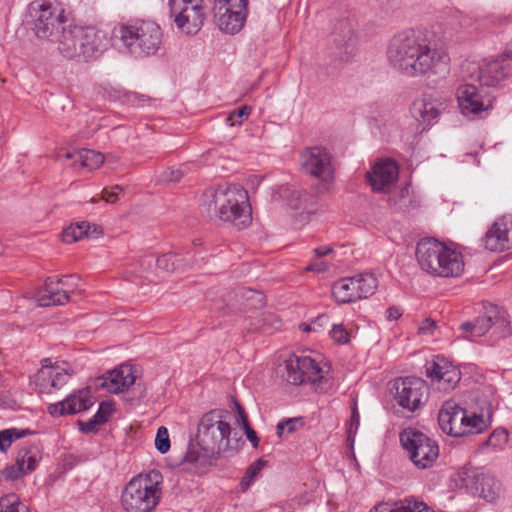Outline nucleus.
Masks as SVG:
<instances>
[{"mask_svg": "<svg viewBox=\"0 0 512 512\" xmlns=\"http://www.w3.org/2000/svg\"><path fill=\"white\" fill-rule=\"evenodd\" d=\"M300 329L304 332H310V331H313L312 330V323H309V324H306V323H302L300 324Z\"/></svg>", "mask_w": 512, "mask_h": 512, "instance_id": "774afa93", "label": "nucleus"}, {"mask_svg": "<svg viewBox=\"0 0 512 512\" xmlns=\"http://www.w3.org/2000/svg\"><path fill=\"white\" fill-rule=\"evenodd\" d=\"M183 177V172L180 169L168 168L161 174V181L163 182H178Z\"/></svg>", "mask_w": 512, "mask_h": 512, "instance_id": "de8ad7c7", "label": "nucleus"}, {"mask_svg": "<svg viewBox=\"0 0 512 512\" xmlns=\"http://www.w3.org/2000/svg\"><path fill=\"white\" fill-rule=\"evenodd\" d=\"M113 189H120V187L117 185ZM102 199L107 203H116L118 200V193H116L114 190L110 191L107 188H105L102 191Z\"/></svg>", "mask_w": 512, "mask_h": 512, "instance_id": "6e6d98bb", "label": "nucleus"}, {"mask_svg": "<svg viewBox=\"0 0 512 512\" xmlns=\"http://www.w3.org/2000/svg\"><path fill=\"white\" fill-rule=\"evenodd\" d=\"M25 459L17 458L16 464L10 467H7L3 471V475L10 480H16L20 478L22 475L26 474L24 471Z\"/></svg>", "mask_w": 512, "mask_h": 512, "instance_id": "37998d69", "label": "nucleus"}, {"mask_svg": "<svg viewBox=\"0 0 512 512\" xmlns=\"http://www.w3.org/2000/svg\"><path fill=\"white\" fill-rule=\"evenodd\" d=\"M156 265L161 270L173 272L175 270L185 269L187 262L178 254L167 253L157 258Z\"/></svg>", "mask_w": 512, "mask_h": 512, "instance_id": "473e14b6", "label": "nucleus"}, {"mask_svg": "<svg viewBox=\"0 0 512 512\" xmlns=\"http://www.w3.org/2000/svg\"><path fill=\"white\" fill-rule=\"evenodd\" d=\"M332 249L330 247H318L314 250L317 257H323L331 253Z\"/></svg>", "mask_w": 512, "mask_h": 512, "instance_id": "69168bd1", "label": "nucleus"}, {"mask_svg": "<svg viewBox=\"0 0 512 512\" xmlns=\"http://www.w3.org/2000/svg\"><path fill=\"white\" fill-rule=\"evenodd\" d=\"M94 404L89 388L80 389L68 395L64 400L48 406L53 417L77 414L88 410Z\"/></svg>", "mask_w": 512, "mask_h": 512, "instance_id": "412c9836", "label": "nucleus"}, {"mask_svg": "<svg viewBox=\"0 0 512 512\" xmlns=\"http://www.w3.org/2000/svg\"><path fill=\"white\" fill-rule=\"evenodd\" d=\"M370 512H398L397 504L394 507H389L388 505H380L375 507Z\"/></svg>", "mask_w": 512, "mask_h": 512, "instance_id": "0e129e2a", "label": "nucleus"}, {"mask_svg": "<svg viewBox=\"0 0 512 512\" xmlns=\"http://www.w3.org/2000/svg\"><path fill=\"white\" fill-rule=\"evenodd\" d=\"M79 60L88 61L100 55L106 48L110 38L107 34H78Z\"/></svg>", "mask_w": 512, "mask_h": 512, "instance_id": "a878e982", "label": "nucleus"}, {"mask_svg": "<svg viewBox=\"0 0 512 512\" xmlns=\"http://www.w3.org/2000/svg\"><path fill=\"white\" fill-rule=\"evenodd\" d=\"M303 172L318 180L316 189L319 193L329 191L335 180V169L331 154L322 147H310L300 155Z\"/></svg>", "mask_w": 512, "mask_h": 512, "instance_id": "1a4fd4ad", "label": "nucleus"}, {"mask_svg": "<svg viewBox=\"0 0 512 512\" xmlns=\"http://www.w3.org/2000/svg\"><path fill=\"white\" fill-rule=\"evenodd\" d=\"M472 493L487 502H494L500 496L501 487L491 473L476 470L469 479L468 484Z\"/></svg>", "mask_w": 512, "mask_h": 512, "instance_id": "b1692460", "label": "nucleus"}, {"mask_svg": "<svg viewBox=\"0 0 512 512\" xmlns=\"http://www.w3.org/2000/svg\"><path fill=\"white\" fill-rule=\"evenodd\" d=\"M359 424H360V415H359V411L357 408V404L354 403L353 408H352V415H351V420H350L349 431L352 432L353 429H355V431H356L359 427Z\"/></svg>", "mask_w": 512, "mask_h": 512, "instance_id": "4d7b16f0", "label": "nucleus"}, {"mask_svg": "<svg viewBox=\"0 0 512 512\" xmlns=\"http://www.w3.org/2000/svg\"><path fill=\"white\" fill-rule=\"evenodd\" d=\"M248 0H238L236 6L214 12V20L221 32H239L246 22Z\"/></svg>", "mask_w": 512, "mask_h": 512, "instance_id": "aec40b11", "label": "nucleus"}, {"mask_svg": "<svg viewBox=\"0 0 512 512\" xmlns=\"http://www.w3.org/2000/svg\"><path fill=\"white\" fill-rule=\"evenodd\" d=\"M105 157L102 153L95 150L81 149L79 154V166L90 171L98 169L104 162Z\"/></svg>", "mask_w": 512, "mask_h": 512, "instance_id": "f704fd0d", "label": "nucleus"}, {"mask_svg": "<svg viewBox=\"0 0 512 512\" xmlns=\"http://www.w3.org/2000/svg\"><path fill=\"white\" fill-rule=\"evenodd\" d=\"M332 339L340 344H346L349 341V334L342 325L334 324L330 331Z\"/></svg>", "mask_w": 512, "mask_h": 512, "instance_id": "a18cd8bd", "label": "nucleus"}, {"mask_svg": "<svg viewBox=\"0 0 512 512\" xmlns=\"http://www.w3.org/2000/svg\"><path fill=\"white\" fill-rule=\"evenodd\" d=\"M332 296L340 304L358 301L359 297L353 276L335 282L332 286Z\"/></svg>", "mask_w": 512, "mask_h": 512, "instance_id": "c85d7f7f", "label": "nucleus"}, {"mask_svg": "<svg viewBox=\"0 0 512 512\" xmlns=\"http://www.w3.org/2000/svg\"><path fill=\"white\" fill-rule=\"evenodd\" d=\"M438 422L443 432L453 437L482 433L487 423L482 415L469 414L455 401H446L439 411Z\"/></svg>", "mask_w": 512, "mask_h": 512, "instance_id": "423d86ee", "label": "nucleus"}, {"mask_svg": "<svg viewBox=\"0 0 512 512\" xmlns=\"http://www.w3.org/2000/svg\"><path fill=\"white\" fill-rule=\"evenodd\" d=\"M79 154L80 150H74V151H65L63 153H58L57 158L58 160H71L72 166L77 168L79 166Z\"/></svg>", "mask_w": 512, "mask_h": 512, "instance_id": "3c124183", "label": "nucleus"}, {"mask_svg": "<svg viewBox=\"0 0 512 512\" xmlns=\"http://www.w3.org/2000/svg\"><path fill=\"white\" fill-rule=\"evenodd\" d=\"M162 34H111L112 45L121 53L142 57L154 54L162 42Z\"/></svg>", "mask_w": 512, "mask_h": 512, "instance_id": "4468645a", "label": "nucleus"}, {"mask_svg": "<svg viewBox=\"0 0 512 512\" xmlns=\"http://www.w3.org/2000/svg\"><path fill=\"white\" fill-rule=\"evenodd\" d=\"M201 211L210 219L233 224L237 229L248 227L252 221L247 191L240 185H221L207 188L201 199Z\"/></svg>", "mask_w": 512, "mask_h": 512, "instance_id": "f03ea898", "label": "nucleus"}, {"mask_svg": "<svg viewBox=\"0 0 512 512\" xmlns=\"http://www.w3.org/2000/svg\"><path fill=\"white\" fill-rule=\"evenodd\" d=\"M329 268V265L325 261H317L312 262L306 267V271L323 273L326 272Z\"/></svg>", "mask_w": 512, "mask_h": 512, "instance_id": "603ef678", "label": "nucleus"}, {"mask_svg": "<svg viewBox=\"0 0 512 512\" xmlns=\"http://www.w3.org/2000/svg\"><path fill=\"white\" fill-rule=\"evenodd\" d=\"M387 58L398 73L411 78L446 72L450 62L443 46L417 34H394L388 44Z\"/></svg>", "mask_w": 512, "mask_h": 512, "instance_id": "f257e3e1", "label": "nucleus"}, {"mask_svg": "<svg viewBox=\"0 0 512 512\" xmlns=\"http://www.w3.org/2000/svg\"><path fill=\"white\" fill-rule=\"evenodd\" d=\"M366 176L373 191L389 193L397 183L399 167L390 158L379 159L367 172Z\"/></svg>", "mask_w": 512, "mask_h": 512, "instance_id": "a211bd4d", "label": "nucleus"}, {"mask_svg": "<svg viewBox=\"0 0 512 512\" xmlns=\"http://www.w3.org/2000/svg\"><path fill=\"white\" fill-rule=\"evenodd\" d=\"M244 432L248 440L252 443L253 447L256 448L259 443V438L257 437L256 432L250 426H247L246 429H244Z\"/></svg>", "mask_w": 512, "mask_h": 512, "instance_id": "680f3d73", "label": "nucleus"}, {"mask_svg": "<svg viewBox=\"0 0 512 512\" xmlns=\"http://www.w3.org/2000/svg\"><path fill=\"white\" fill-rule=\"evenodd\" d=\"M127 100L132 105L144 106L148 102L149 98L145 95L131 93L127 96Z\"/></svg>", "mask_w": 512, "mask_h": 512, "instance_id": "864d4df0", "label": "nucleus"}, {"mask_svg": "<svg viewBox=\"0 0 512 512\" xmlns=\"http://www.w3.org/2000/svg\"><path fill=\"white\" fill-rule=\"evenodd\" d=\"M298 198L300 200L299 204L295 205L296 209H306L305 202L310 198V195L307 192H301L298 195Z\"/></svg>", "mask_w": 512, "mask_h": 512, "instance_id": "e2e57ef3", "label": "nucleus"}, {"mask_svg": "<svg viewBox=\"0 0 512 512\" xmlns=\"http://www.w3.org/2000/svg\"><path fill=\"white\" fill-rule=\"evenodd\" d=\"M359 300L372 296L377 287L378 279L372 273H362L353 276Z\"/></svg>", "mask_w": 512, "mask_h": 512, "instance_id": "7c9ffc66", "label": "nucleus"}, {"mask_svg": "<svg viewBox=\"0 0 512 512\" xmlns=\"http://www.w3.org/2000/svg\"><path fill=\"white\" fill-rule=\"evenodd\" d=\"M461 329L469 333L466 338L470 340L481 337L489 331H491L495 338H504L510 334V325L507 315L496 306H491L487 309L475 322L462 323Z\"/></svg>", "mask_w": 512, "mask_h": 512, "instance_id": "f8f14e48", "label": "nucleus"}, {"mask_svg": "<svg viewBox=\"0 0 512 512\" xmlns=\"http://www.w3.org/2000/svg\"><path fill=\"white\" fill-rule=\"evenodd\" d=\"M79 41L78 34H61V37L58 39V49L65 58L78 59Z\"/></svg>", "mask_w": 512, "mask_h": 512, "instance_id": "2f4dec72", "label": "nucleus"}, {"mask_svg": "<svg viewBox=\"0 0 512 512\" xmlns=\"http://www.w3.org/2000/svg\"><path fill=\"white\" fill-rule=\"evenodd\" d=\"M437 329V323L431 318L424 319L418 328L420 334L433 335Z\"/></svg>", "mask_w": 512, "mask_h": 512, "instance_id": "09e8293b", "label": "nucleus"}, {"mask_svg": "<svg viewBox=\"0 0 512 512\" xmlns=\"http://www.w3.org/2000/svg\"><path fill=\"white\" fill-rule=\"evenodd\" d=\"M401 315H402V310L399 307L392 306L386 310V318L389 321L397 320L401 317Z\"/></svg>", "mask_w": 512, "mask_h": 512, "instance_id": "13d9d810", "label": "nucleus"}, {"mask_svg": "<svg viewBox=\"0 0 512 512\" xmlns=\"http://www.w3.org/2000/svg\"><path fill=\"white\" fill-rule=\"evenodd\" d=\"M511 72L507 64L499 60L484 61L479 65L477 80L482 87L501 88Z\"/></svg>", "mask_w": 512, "mask_h": 512, "instance_id": "5701e85b", "label": "nucleus"}, {"mask_svg": "<svg viewBox=\"0 0 512 512\" xmlns=\"http://www.w3.org/2000/svg\"><path fill=\"white\" fill-rule=\"evenodd\" d=\"M397 404L409 412L419 410L428 400L429 389L426 382L418 377H405L395 381Z\"/></svg>", "mask_w": 512, "mask_h": 512, "instance_id": "ddd939ff", "label": "nucleus"}, {"mask_svg": "<svg viewBox=\"0 0 512 512\" xmlns=\"http://www.w3.org/2000/svg\"><path fill=\"white\" fill-rule=\"evenodd\" d=\"M303 425L304 422L301 417L288 418L286 420L280 421L277 424V435L282 437L285 429H287L288 433H293Z\"/></svg>", "mask_w": 512, "mask_h": 512, "instance_id": "ea45409f", "label": "nucleus"}, {"mask_svg": "<svg viewBox=\"0 0 512 512\" xmlns=\"http://www.w3.org/2000/svg\"><path fill=\"white\" fill-rule=\"evenodd\" d=\"M486 249L500 252L512 248V216L498 218L484 236Z\"/></svg>", "mask_w": 512, "mask_h": 512, "instance_id": "6ab92c4d", "label": "nucleus"}, {"mask_svg": "<svg viewBox=\"0 0 512 512\" xmlns=\"http://www.w3.org/2000/svg\"><path fill=\"white\" fill-rule=\"evenodd\" d=\"M400 441L413 464L419 469L431 468L439 457V446L423 432L407 428L400 434Z\"/></svg>", "mask_w": 512, "mask_h": 512, "instance_id": "9d476101", "label": "nucleus"}, {"mask_svg": "<svg viewBox=\"0 0 512 512\" xmlns=\"http://www.w3.org/2000/svg\"><path fill=\"white\" fill-rule=\"evenodd\" d=\"M252 108L250 106L244 105L238 110H234L227 117V122L231 126L241 125L244 119L248 118L251 114Z\"/></svg>", "mask_w": 512, "mask_h": 512, "instance_id": "79ce46f5", "label": "nucleus"}, {"mask_svg": "<svg viewBox=\"0 0 512 512\" xmlns=\"http://www.w3.org/2000/svg\"><path fill=\"white\" fill-rule=\"evenodd\" d=\"M508 432L503 428L495 429L484 443L485 446L492 448L494 451L504 449L508 443Z\"/></svg>", "mask_w": 512, "mask_h": 512, "instance_id": "4c0bfd02", "label": "nucleus"}, {"mask_svg": "<svg viewBox=\"0 0 512 512\" xmlns=\"http://www.w3.org/2000/svg\"><path fill=\"white\" fill-rule=\"evenodd\" d=\"M230 413L222 409H213L205 413L198 424V445L206 455L214 456L232 451L230 446Z\"/></svg>", "mask_w": 512, "mask_h": 512, "instance_id": "39448f33", "label": "nucleus"}, {"mask_svg": "<svg viewBox=\"0 0 512 512\" xmlns=\"http://www.w3.org/2000/svg\"><path fill=\"white\" fill-rule=\"evenodd\" d=\"M440 105L437 100L431 97H423L413 102L411 113L422 124L430 125L438 119Z\"/></svg>", "mask_w": 512, "mask_h": 512, "instance_id": "bb28decb", "label": "nucleus"}, {"mask_svg": "<svg viewBox=\"0 0 512 512\" xmlns=\"http://www.w3.org/2000/svg\"><path fill=\"white\" fill-rule=\"evenodd\" d=\"M67 15L46 0H35L28 5V13L23 21L26 32H65Z\"/></svg>", "mask_w": 512, "mask_h": 512, "instance_id": "0eeeda50", "label": "nucleus"}, {"mask_svg": "<svg viewBox=\"0 0 512 512\" xmlns=\"http://www.w3.org/2000/svg\"><path fill=\"white\" fill-rule=\"evenodd\" d=\"M0 512H27L17 496L8 495L0 499Z\"/></svg>", "mask_w": 512, "mask_h": 512, "instance_id": "58836bf2", "label": "nucleus"}, {"mask_svg": "<svg viewBox=\"0 0 512 512\" xmlns=\"http://www.w3.org/2000/svg\"><path fill=\"white\" fill-rule=\"evenodd\" d=\"M136 380L135 371L130 365H121L98 379V387L118 394L128 390Z\"/></svg>", "mask_w": 512, "mask_h": 512, "instance_id": "4be33fe9", "label": "nucleus"}, {"mask_svg": "<svg viewBox=\"0 0 512 512\" xmlns=\"http://www.w3.org/2000/svg\"><path fill=\"white\" fill-rule=\"evenodd\" d=\"M114 411L113 404L108 401L100 403L96 414L87 422H80L81 430L85 433L95 431L96 427L104 424Z\"/></svg>", "mask_w": 512, "mask_h": 512, "instance_id": "c756f323", "label": "nucleus"}, {"mask_svg": "<svg viewBox=\"0 0 512 512\" xmlns=\"http://www.w3.org/2000/svg\"><path fill=\"white\" fill-rule=\"evenodd\" d=\"M236 407H237V411H238V415H239L238 422L243 427V429H246L247 426H250L249 422H248L247 415L245 414V411L240 404L236 403Z\"/></svg>", "mask_w": 512, "mask_h": 512, "instance_id": "bf43d9fd", "label": "nucleus"}, {"mask_svg": "<svg viewBox=\"0 0 512 512\" xmlns=\"http://www.w3.org/2000/svg\"><path fill=\"white\" fill-rule=\"evenodd\" d=\"M80 277L76 274L48 278L45 289L40 293L38 302L40 306L63 305L69 301V293H73L79 286Z\"/></svg>", "mask_w": 512, "mask_h": 512, "instance_id": "dca6fc26", "label": "nucleus"}, {"mask_svg": "<svg viewBox=\"0 0 512 512\" xmlns=\"http://www.w3.org/2000/svg\"><path fill=\"white\" fill-rule=\"evenodd\" d=\"M73 370L70 369L67 363L56 364L54 369H40L37 374V381L43 390L60 389L70 379Z\"/></svg>", "mask_w": 512, "mask_h": 512, "instance_id": "393cba45", "label": "nucleus"}, {"mask_svg": "<svg viewBox=\"0 0 512 512\" xmlns=\"http://www.w3.org/2000/svg\"><path fill=\"white\" fill-rule=\"evenodd\" d=\"M236 4V0H215L213 10H219V7H221L222 9L231 8L233 6H236Z\"/></svg>", "mask_w": 512, "mask_h": 512, "instance_id": "052dcab7", "label": "nucleus"}, {"mask_svg": "<svg viewBox=\"0 0 512 512\" xmlns=\"http://www.w3.org/2000/svg\"><path fill=\"white\" fill-rule=\"evenodd\" d=\"M311 323L313 332H319L329 324V319L326 315H320Z\"/></svg>", "mask_w": 512, "mask_h": 512, "instance_id": "5fc2aeb1", "label": "nucleus"}, {"mask_svg": "<svg viewBox=\"0 0 512 512\" xmlns=\"http://www.w3.org/2000/svg\"><path fill=\"white\" fill-rule=\"evenodd\" d=\"M162 475L156 470L133 477L121 493L125 512H153L162 496Z\"/></svg>", "mask_w": 512, "mask_h": 512, "instance_id": "20e7f679", "label": "nucleus"}, {"mask_svg": "<svg viewBox=\"0 0 512 512\" xmlns=\"http://www.w3.org/2000/svg\"><path fill=\"white\" fill-rule=\"evenodd\" d=\"M102 234V229L97 225H91L89 222L82 221L79 223L71 224L62 232V240L65 243H73L84 236L98 237Z\"/></svg>", "mask_w": 512, "mask_h": 512, "instance_id": "cd10ccee", "label": "nucleus"}, {"mask_svg": "<svg viewBox=\"0 0 512 512\" xmlns=\"http://www.w3.org/2000/svg\"><path fill=\"white\" fill-rule=\"evenodd\" d=\"M427 377L442 391L453 390L461 379L460 370L442 356H436L426 364Z\"/></svg>", "mask_w": 512, "mask_h": 512, "instance_id": "f3484780", "label": "nucleus"}, {"mask_svg": "<svg viewBox=\"0 0 512 512\" xmlns=\"http://www.w3.org/2000/svg\"><path fill=\"white\" fill-rule=\"evenodd\" d=\"M202 0H169L170 15L179 29L187 27L199 32L203 26L205 14Z\"/></svg>", "mask_w": 512, "mask_h": 512, "instance_id": "2eb2a0df", "label": "nucleus"}, {"mask_svg": "<svg viewBox=\"0 0 512 512\" xmlns=\"http://www.w3.org/2000/svg\"><path fill=\"white\" fill-rule=\"evenodd\" d=\"M244 305L248 309H257L264 305V295L260 291L242 288L239 290Z\"/></svg>", "mask_w": 512, "mask_h": 512, "instance_id": "e433bc0d", "label": "nucleus"}, {"mask_svg": "<svg viewBox=\"0 0 512 512\" xmlns=\"http://www.w3.org/2000/svg\"><path fill=\"white\" fill-rule=\"evenodd\" d=\"M416 258L421 269L434 277H459L464 271L463 256L433 238L417 243Z\"/></svg>", "mask_w": 512, "mask_h": 512, "instance_id": "7ed1b4c3", "label": "nucleus"}, {"mask_svg": "<svg viewBox=\"0 0 512 512\" xmlns=\"http://www.w3.org/2000/svg\"><path fill=\"white\" fill-rule=\"evenodd\" d=\"M33 434L29 429L9 428L0 431V450L5 452L13 441Z\"/></svg>", "mask_w": 512, "mask_h": 512, "instance_id": "c9c22d12", "label": "nucleus"}, {"mask_svg": "<svg viewBox=\"0 0 512 512\" xmlns=\"http://www.w3.org/2000/svg\"><path fill=\"white\" fill-rule=\"evenodd\" d=\"M119 32H156L160 29L154 21L132 19L127 23L119 24Z\"/></svg>", "mask_w": 512, "mask_h": 512, "instance_id": "72a5a7b5", "label": "nucleus"}, {"mask_svg": "<svg viewBox=\"0 0 512 512\" xmlns=\"http://www.w3.org/2000/svg\"><path fill=\"white\" fill-rule=\"evenodd\" d=\"M286 372V380L290 384H310L318 391L327 382L329 368L309 355H293L286 361Z\"/></svg>", "mask_w": 512, "mask_h": 512, "instance_id": "6e6552de", "label": "nucleus"}, {"mask_svg": "<svg viewBox=\"0 0 512 512\" xmlns=\"http://www.w3.org/2000/svg\"><path fill=\"white\" fill-rule=\"evenodd\" d=\"M17 458L25 459L24 471L26 473L33 471L37 465V458L29 451L19 452Z\"/></svg>", "mask_w": 512, "mask_h": 512, "instance_id": "49530a36", "label": "nucleus"}, {"mask_svg": "<svg viewBox=\"0 0 512 512\" xmlns=\"http://www.w3.org/2000/svg\"><path fill=\"white\" fill-rule=\"evenodd\" d=\"M455 97L461 114L470 118L486 117L495 103L494 95L466 82L458 85Z\"/></svg>", "mask_w": 512, "mask_h": 512, "instance_id": "9b49d317", "label": "nucleus"}, {"mask_svg": "<svg viewBox=\"0 0 512 512\" xmlns=\"http://www.w3.org/2000/svg\"><path fill=\"white\" fill-rule=\"evenodd\" d=\"M201 456V451L195 445H189L187 452L184 455L183 461L189 464L196 463Z\"/></svg>", "mask_w": 512, "mask_h": 512, "instance_id": "8fccbe9b", "label": "nucleus"}, {"mask_svg": "<svg viewBox=\"0 0 512 512\" xmlns=\"http://www.w3.org/2000/svg\"><path fill=\"white\" fill-rule=\"evenodd\" d=\"M41 369H54L55 365H52V361L49 358H45L41 361Z\"/></svg>", "mask_w": 512, "mask_h": 512, "instance_id": "338daca9", "label": "nucleus"}, {"mask_svg": "<svg viewBox=\"0 0 512 512\" xmlns=\"http://www.w3.org/2000/svg\"><path fill=\"white\" fill-rule=\"evenodd\" d=\"M155 447L161 454L167 453L170 449L169 433L167 428L164 426L159 427L157 430Z\"/></svg>", "mask_w": 512, "mask_h": 512, "instance_id": "a19ab883", "label": "nucleus"}, {"mask_svg": "<svg viewBox=\"0 0 512 512\" xmlns=\"http://www.w3.org/2000/svg\"><path fill=\"white\" fill-rule=\"evenodd\" d=\"M265 466V461L263 460H257L254 463H252L249 468L247 469L245 476L242 479L241 484L245 486H249L250 483L253 481L254 477L262 470V468Z\"/></svg>", "mask_w": 512, "mask_h": 512, "instance_id": "c03bdc74", "label": "nucleus"}]
</instances>
